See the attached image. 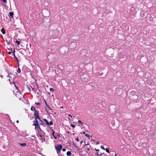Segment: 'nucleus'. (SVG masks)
Masks as SVG:
<instances>
[{
	"mask_svg": "<svg viewBox=\"0 0 156 156\" xmlns=\"http://www.w3.org/2000/svg\"><path fill=\"white\" fill-rule=\"evenodd\" d=\"M34 116L35 117V120L33 121V125L34 126H36L37 125H38V121L37 120V119L40 120V118L38 114H37V112H35V115Z\"/></svg>",
	"mask_w": 156,
	"mask_h": 156,
	"instance_id": "nucleus-1",
	"label": "nucleus"
},
{
	"mask_svg": "<svg viewBox=\"0 0 156 156\" xmlns=\"http://www.w3.org/2000/svg\"><path fill=\"white\" fill-rule=\"evenodd\" d=\"M15 87H16V91L17 92V94H16V97H18V98H19V99L20 100L21 99V96H20V98L19 97V95L20 96H22V95L21 94V92L18 89L17 87L16 86V85H15Z\"/></svg>",
	"mask_w": 156,
	"mask_h": 156,
	"instance_id": "nucleus-2",
	"label": "nucleus"
},
{
	"mask_svg": "<svg viewBox=\"0 0 156 156\" xmlns=\"http://www.w3.org/2000/svg\"><path fill=\"white\" fill-rule=\"evenodd\" d=\"M35 126V129L36 131L38 133H40V132L42 130L40 127L39 125V124L37 125L36 126Z\"/></svg>",
	"mask_w": 156,
	"mask_h": 156,
	"instance_id": "nucleus-3",
	"label": "nucleus"
},
{
	"mask_svg": "<svg viewBox=\"0 0 156 156\" xmlns=\"http://www.w3.org/2000/svg\"><path fill=\"white\" fill-rule=\"evenodd\" d=\"M136 117L139 119H140L142 118V115L141 113L138 112H136L135 113Z\"/></svg>",
	"mask_w": 156,
	"mask_h": 156,
	"instance_id": "nucleus-4",
	"label": "nucleus"
},
{
	"mask_svg": "<svg viewBox=\"0 0 156 156\" xmlns=\"http://www.w3.org/2000/svg\"><path fill=\"white\" fill-rule=\"evenodd\" d=\"M87 76L86 74H84L82 75L81 77V79L82 81H85L87 80V78H86V77H87Z\"/></svg>",
	"mask_w": 156,
	"mask_h": 156,
	"instance_id": "nucleus-5",
	"label": "nucleus"
},
{
	"mask_svg": "<svg viewBox=\"0 0 156 156\" xmlns=\"http://www.w3.org/2000/svg\"><path fill=\"white\" fill-rule=\"evenodd\" d=\"M62 148V145L60 144L58 145V146L56 147V149L57 151H60L61 150Z\"/></svg>",
	"mask_w": 156,
	"mask_h": 156,
	"instance_id": "nucleus-6",
	"label": "nucleus"
},
{
	"mask_svg": "<svg viewBox=\"0 0 156 156\" xmlns=\"http://www.w3.org/2000/svg\"><path fill=\"white\" fill-rule=\"evenodd\" d=\"M31 110L32 111H34V115H35V112H37V114H38V111H37L35 109V108L34 107L32 106L31 108Z\"/></svg>",
	"mask_w": 156,
	"mask_h": 156,
	"instance_id": "nucleus-7",
	"label": "nucleus"
},
{
	"mask_svg": "<svg viewBox=\"0 0 156 156\" xmlns=\"http://www.w3.org/2000/svg\"><path fill=\"white\" fill-rule=\"evenodd\" d=\"M53 125V122H52L51 121L50 122H48V123L47 124V125H48V126H51Z\"/></svg>",
	"mask_w": 156,
	"mask_h": 156,
	"instance_id": "nucleus-8",
	"label": "nucleus"
},
{
	"mask_svg": "<svg viewBox=\"0 0 156 156\" xmlns=\"http://www.w3.org/2000/svg\"><path fill=\"white\" fill-rule=\"evenodd\" d=\"M9 14L10 16L12 18H13V13L12 12H10L9 13Z\"/></svg>",
	"mask_w": 156,
	"mask_h": 156,
	"instance_id": "nucleus-9",
	"label": "nucleus"
},
{
	"mask_svg": "<svg viewBox=\"0 0 156 156\" xmlns=\"http://www.w3.org/2000/svg\"><path fill=\"white\" fill-rule=\"evenodd\" d=\"M20 145L23 147H24L26 146V144L25 143H21L20 144Z\"/></svg>",
	"mask_w": 156,
	"mask_h": 156,
	"instance_id": "nucleus-10",
	"label": "nucleus"
},
{
	"mask_svg": "<svg viewBox=\"0 0 156 156\" xmlns=\"http://www.w3.org/2000/svg\"><path fill=\"white\" fill-rule=\"evenodd\" d=\"M67 156H70L71 155V152L70 151H68L66 153Z\"/></svg>",
	"mask_w": 156,
	"mask_h": 156,
	"instance_id": "nucleus-11",
	"label": "nucleus"
},
{
	"mask_svg": "<svg viewBox=\"0 0 156 156\" xmlns=\"http://www.w3.org/2000/svg\"><path fill=\"white\" fill-rule=\"evenodd\" d=\"M43 120L44 122H45V124L47 125V124L48 123V121L46 119H43Z\"/></svg>",
	"mask_w": 156,
	"mask_h": 156,
	"instance_id": "nucleus-12",
	"label": "nucleus"
},
{
	"mask_svg": "<svg viewBox=\"0 0 156 156\" xmlns=\"http://www.w3.org/2000/svg\"><path fill=\"white\" fill-rule=\"evenodd\" d=\"M13 54L14 55V58L16 59V60L17 61L18 63V58L16 57V56L15 55V53L14 52H13Z\"/></svg>",
	"mask_w": 156,
	"mask_h": 156,
	"instance_id": "nucleus-13",
	"label": "nucleus"
},
{
	"mask_svg": "<svg viewBox=\"0 0 156 156\" xmlns=\"http://www.w3.org/2000/svg\"><path fill=\"white\" fill-rule=\"evenodd\" d=\"M1 32L3 34H5V31L3 29H2L1 30Z\"/></svg>",
	"mask_w": 156,
	"mask_h": 156,
	"instance_id": "nucleus-14",
	"label": "nucleus"
},
{
	"mask_svg": "<svg viewBox=\"0 0 156 156\" xmlns=\"http://www.w3.org/2000/svg\"><path fill=\"white\" fill-rule=\"evenodd\" d=\"M105 150L108 153H109V154L110 153L109 151V150L108 148H106L105 149Z\"/></svg>",
	"mask_w": 156,
	"mask_h": 156,
	"instance_id": "nucleus-15",
	"label": "nucleus"
},
{
	"mask_svg": "<svg viewBox=\"0 0 156 156\" xmlns=\"http://www.w3.org/2000/svg\"><path fill=\"white\" fill-rule=\"evenodd\" d=\"M78 122L79 123H80L82 125H83V123L80 120H78Z\"/></svg>",
	"mask_w": 156,
	"mask_h": 156,
	"instance_id": "nucleus-16",
	"label": "nucleus"
},
{
	"mask_svg": "<svg viewBox=\"0 0 156 156\" xmlns=\"http://www.w3.org/2000/svg\"><path fill=\"white\" fill-rule=\"evenodd\" d=\"M16 43H17V44H18V45H19L20 44V41H16Z\"/></svg>",
	"mask_w": 156,
	"mask_h": 156,
	"instance_id": "nucleus-17",
	"label": "nucleus"
},
{
	"mask_svg": "<svg viewBox=\"0 0 156 156\" xmlns=\"http://www.w3.org/2000/svg\"><path fill=\"white\" fill-rule=\"evenodd\" d=\"M39 120L40 121V125H43V121H42L40 119Z\"/></svg>",
	"mask_w": 156,
	"mask_h": 156,
	"instance_id": "nucleus-18",
	"label": "nucleus"
},
{
	"mask_svg": "<svg viewBox=\"0 0 156 156\" xmlns=\"http://www.w3.org/2000/svg\"><path fill=\"white\" fill-rule=\"evenodd\" d=\"M142 130L144 132H145L146 131V129L144 128Z\"/></svg>",
	"mask_w": 156,
	"mask_h": 156,
	"instance_id": "nucleus-19",
	"label": "nucleus"
},
{
	"mask_svg": "<svg viewBox=\"0 0 156 156\" xmlns=\"http://www.w3.org/2000/svg\"><path fill=\"white\" fill-rule=\"evenodd\" d=\"M50 91L51 92H53L54 91V89L51 88H50Z\"/></svg>",
	"mask_w": 156,
	"mask_h": 156,
	"instance_id": "nucleus-20",
	"label": "nucleus"
},
{
	"mask_svg": "<svg viewBox=\"0 0 156 156\" xmlns=\"http://www.w3.org/2000/svg\"><path fill=\"white\" fill-rule=\"evenodd\" d=\"M17 72L19 73L20 72H21L20 69L19 68H18Z\"/></svg>",
	"mask_w": 156,
	"mask_h": 156,
	"instance_id": "nucleus-21",
	"label": "nucleus"
},
{
	"mask_svg": "<svg viewBox=\"0 0 156 156\" xmlns=\"http://www.w3.org/2000/svg\"><path fill=\"white\" fill-rule=\"evenodd\" d=\"M103 150H105V148H104V147L103 146H101V147H100Z\"/></svg>",
	"mask_w": 156,
	"mask_h": 156,
	"instance_id": "nucleus-22",
	"label": "nucleus"
},
{
	"mask_svg": "<svg viewBox=\"0 0 156 156\" xmlns=\"http://www.w3.org/2000/svg\"><path fill=\"white\" fill-rule=\"evenodd\" d=\"M70 126L72 127L73 128H74L75 127L74 125H73V124H71Z\"/></svg>",
	"mask_w": 156,
	"mask_h": 156,
	"instance_id": "nucleus-23",
	"label": "nucleus"
},
{
	"mask_svg": "<svg viewBox=\"0 0 156 156\" xmlns=\"http://www.w3.org/2000/svg\"><path fill=\"white\" fill-rule=\"evenodd\" d=\"M85 136L87 137H89L90 136V135H89V134H88L87 133H86L85 134Z\"/></svg>",
	"mask_w": 156,
	"mask_h": 156,
	"instance_id": "nucleus-24",
	"label": "nucleus"
},
{
	"mask_svg": "<svg viewBox=\"0 0 156 156\" xmlns=\"http://www.w3.org/2000/svg\"><path fill=\"white\" fill-rule=\"evenodd\" d=\"M76 140L77 141H79V139L77 137L76 138Z\"/></svg>",
	"mask_w": 156,
	"mask_h": 156,
	"instance_id": "nucleus-25",
	"label": "nucleus"
},
{
	"mask_svg": "<svg viewBox=\"0 0 156 156\" xmlns=\"http://www.w3.org/2000/svg\"><path fill=\"white\" fill-rule=\"evenodd\" d=\"M36 104L38 105H40V103H37L36 102L35 103Z\"/></svg>",
	"mask_w": 156,
	"mask_h": 156,
	"instance_id": "nucleus-26",
	"label": "nucleus"
},
{
	"mask_svg": "<svg viewBox=\"0 0 156 156\" xmlns=\"http://www.w3.org/2000/svg\"><path fill=\"white\" fill-rule=\"evenodd\" d=\"M55 133V131H53L52 133V135H53V136H55L54 135Z\"/></svg>",
	"mask_w": 156,
	"mask_h": 156,
	"instance_id": "nucleus-27",
	"label": "nucleus"
},
{
	"mask_svg": "<svg viewBox=\"0 0 156 156\" xmlns=\"http://www.w3.org/2000/svg\"><path fill=\"white\" fill-rule=\"evenodd\" d=\"M1 1H2L3 2H6V0H1Z\"/></svg>",
	"mask_w": 156,
	"mask_h": 156,
	"instance_id": "nucleus-28",
	"label": "nucleus"
},
{
	"mask_svg": "<svg viewBox=\"0 0 156 156\" xmlns=\"http://www.w3.org/2000/svg\"><path fill=\"white\" fill-rule=\"evenodd\" d=\"M68 115L69 116V117H70L71 118H72V116L71 115H70V114H68Z\"/></svg>",
	"mask_w": 156,
	"mask_h": 156,
	"instance_id": "nucleus-29",
	"label": "nucleus"
},
{
	"mask_svg": "<svg viewBox=\"0 0 156 156\" xmlns=\"http://www.w3.org/2000/svg\"><path fill=\"white\" fill-rule=\"evenodd\" d=\"M62 151H66V149L63 148L62 149Z\"/></svg>",
	"mask_w": 156,
	"mask_h": 156,
	"instance_id": "nucleus-30",
	"label": "nucleus"
},
{
	"mask_svg": "<svg viewBox=\"0 0 156 156\" xmlns=\"http://www.w3.org/2000/svg\"><path fill=\"white\" fill-rule=\"evenodd\" d=\"M48 107V108H49L50 110H51V109L49 107V106L47 105H46Z\"/></svg>",
	"mask_w": 156,
	"mask_h": 156,
	"instance_id": "nucleus-31",
	"label": "nucleus"
},
{
	"mask_svg": "<svg viewBox=\"0 0 156 156\" xmlns=\"http://www.w3.org/2000/svg\"><path fill=\"white\" fill-rule=\"evenodd\" d=\"M99 144V143L98 142H96V145H98V144Z\"/></svg>",
	"mask_w": 156,
	"mask_h": 156,
	"instance_id": "nucleus-32",
	"label": "nucleus"
},
{
	"mask_svg": "<svg viewBox=\"0 0 156 156\" xmlns=\"http://www.w3.org/2000/svg\"><path fill=\"white\" fill-rule=\"evenodd\" d=\"M8 54H9V55H10L11 54V52H8Z\"/></svg>",
	"mask_w": 156,
	"mask_h": 156,
	"instance_id": "nucleus-33",
	"label": "nucleus"
},
{
	"mask_svg": "<svg viewBox=\"0 0 156 156\" xmlns=\"http://www.w3.org/2000/svg\"><path fill=\"white\" fill-rule=\"evenodd\" d=\"M53 136L54 137V138L55 139H57V137H56V136Z\"/></svg>",
	"mask_w": 156,
	"mask_h": 156,
	"instance_id": "nucleus-34",
	"label": "nucleus"
},
{
	"mask_svg": "<svg viewBox=\"0 0 156 156\" xmlns=\"http://www.w3.org/2000/svg\"><path fill=\"white\" fill-rule=\"evenodd\" d=\"M95 150L96 151H99V150L98 149H95Z\"/></svg>",
	"mask_w": 156,
	"mask_h": 156,
	"instance_id": "nucleus-35",
	"label": "nucleus"
},
{
	"mask_svg": "<svg viewBox=\"0 0 156 156\" xmlns=\"http://www.w3.org/2000/svg\"><path fill=\"white\" fill-rule=\"evenodd\" d=\"M39 136H40V137H41L42 136V135H41V134H39Z\"/></svg>",
	"mask_w": 156,
	"mask_h": 156,
	"instance_id": "nucleus-36",
	"label": "nucleus"
},
{
	"mask_svg": "<svg viewBox=\"0 0 156 156\" xmlns=\"http://www.w3.org/2000/svg\"><path fill=\"white\" fill-rule=\"evenodd\" d=\"M96 154L97 155H98L99 154L98 153H96Z\"/></svg>",
	"mask_w": 156,
	"mask_h": 156,
	"instance_id": "nucleus-37",
	"label": "nucleus"
},
{
	"mask_svg": "<svg viewBox=\"0 0 156 156\" xmlns=\"http://www.w3.org/2000/svg\"><path fill=\"white\" fill-rule=\"evenodd\" d=\"M16 122L17 123H18L19 122V121L18 120H17Z\"/></svg>",
	"mask_w": 156,
	"mask_h": 156,
	"instance_id": "nucleus-38",
	"label": "nucleus"
},
{
	"mask_svg": "<svg viewBox=\"0 0 156 156\" xmlns=\"http://www.w3.org/2000/svg\"><path fill=\"white\" fill-rule=\"evenodd\" d=\"M83 134H85V132H83Z\"/></svg>",
	"mask_w": 156,
	"mask_h": 156,
	"instance_id": "nucleus-39",
	"label": "nucleus"
},
{
	"mask_svg": "<svg viewBox=\"0 0 156 156\" xmlns=\"http://www.w3.org/2000/svg\"><path fill=\"white\" fill-rule=\"evenodd\" d=\"M116 90H119V89L118 88H116Z\"/></svg>",
	"mask_w": 156,
	"mask_h": 156,
	"instance_id": "nucleus-40",
	"label": "nucleus"
},
{
	"mask_svg": "<svg viewBox=\"0 0 156 156\" xmlns=\"http://www.w3.org/2000/svg\"><path fill=\"white\" fill-rule=\"evenodd\" d=\"M82 142H83V141H81L80 142V144H81L82 143Z\"/></svg>",
	"mask_w": 156,
	"mask_h": 156,
	"instance_id": "nucleus-41",
	"label": "nucleus"
},
{
	"mask_svg": "<svg viewBox=\"0 0 156 156\" xmlns=\"http://www.w3.org/2000/svg\"><path fill=\"white\" fill-rule=\"evenodd\" d=\"M61 108H63V107H61Z\"/></svg>",
	"mask_w": 156,
	"mask_h": 156,
	"instance_id": "nucleus-42",
	"label": "nucleus"
},
{
	"mask_svg": "<svg viewBox=\"0 0 156 156\" xmlns=\"http://www.w3.org/2000/svg\"><path fill=\"white\" fill-rule=\"evenodd\" d=\"M9 81H10V79H9Z\"/></svg>",
	"mask_w": 156,
	"mask_h": 156,
	"instance_id": "nucleus-43",
	"label": "nucleus"
},
{
	"mask_svg": "<svg viewBox=\"0 0 156 156\" xmlns=\"http://www.w3.org/2000/svg\"><path fill=\"white\" fill-rule=\"evenodd\" d=\"M1 76V77H2V76Z\"/></svg>",
	"mask_w": 156,
	"mask_h": 156,
	"instance_id": "nucleus-44",
	"label": "nucleus"
},
{
	"mask_svg": "<svg viewBox=\"0 0 156 156\" xmlns=\"http://www.w3.org/2000/svg\"><path fill=\"white\" fill-rule=\"evenodd\" d=\"M116 154H115V156H116Z\"/></svg>",
	"mask_w": 156,
	"mask_h": 156,
	"instance_id": "nucleus-45",
	"label": "nucleus"
},
{
	"mask_svg": "<svg viewBox=\"0 0 156 156\" xmlns=\"http://www.w3.org/2000/svg\"><path fill=\"white\" fill-rule=\"evenodd\" d=\"M87 150H89V149H87Z\"/></svg>",
	"mask_w": 156,
	"mask_h": 156,
	"instance_id": "nucleus-46",
	"label": "nucleus"
},
{
	"mask_svg": "<svg viewBox=\"0 0 156 156\" xmlns=\"http://www.w3.org/2000/svg\"><path fill=\"white\" fill-rule=\"evenodd\" d=\"M13 93H14V91H13Z\"/></svg>",
	"mask_w": 156,
	"mask_h": 156,
	"instance_id": "nucleus-47",
	"label": "nucleus"
}]
</instances>
